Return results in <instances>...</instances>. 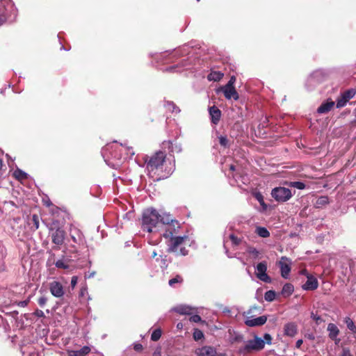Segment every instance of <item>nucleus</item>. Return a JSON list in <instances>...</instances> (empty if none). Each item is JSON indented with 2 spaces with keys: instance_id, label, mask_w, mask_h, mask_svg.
<instances>
[{
  "instance_id": "f257e3e1",
  "label": "nucleus",
  "mask_w": 356,
  "mask_h": 356,
  "mask_svg": "<svg viewBox=\"0 0 356 356\" xmlns=\"http://www.w3.org/2000/svg\"><path fill=\"white\" fill-rule=\"evenodd\" d=\"M166 154L159 150L154 153L151 156H145L144 161L146 163L147 170L149 173L156 174V171L161 170L165 161Z\"/></svg>"
},
{
  "instance_id": "f03ea898",
  "label": "nucleus",
  "mask_w": 356,
  "mask_h": 356,
  "mask_svg": "<svg viewBox=\"0 0 356 356\" xmlns=\"http://www.w3.org/2000/svg\"><path fill=\"white\" fill-rule=\"evenodd\" d=\"M188 241V236L186 235L181 237H176L170 241H166L169 253H174L176 256H186L188 254V250L184 246L185 242Z\"/></svg>"
},
{
  "instance_id": "7ed1b4c3",
  "label": "nucleus",
  "mask_w": 356,
  "mask_h": 356,
  "mask_svg": "<svg viewBox=\"0 0 356 356\" xmlns=\"http://www.w3.org/2000/svg\"><path fill=\"white\" fill-rule=\"evenodd\" d=\"M160 217L161 215L156 209H146L143 214V229L147 232H153V229L159 225Z\"/></svg>"
},
{
  "instance_id": "20e7f679",
  "label": "nucleus",
  "mask_w": 356,
  "mask_h": 356,
  "mask_svg": "<svg viewBox=\"0 0 356 356\" xmlns=\"http://www.w3.org/2000/svg\"><path fill=\"white\" fill-rule=\"evenodd\" d=\"M271 195L277 202H284L292 197V193L290 189L280 186L272 190Z\"/></svg>"
},
{
  "instance_id": "39448f33",
  "label": "nucleus",
  "mask_w": 356,
  "mask_h": 356,
  "mask_svg": "<svg viewBox=\"0 0 356 356\" xmlns=\"http://www.w3.org/2000/svg\"><path fill=\"white\" fill-rule=\"evenodd\" d=\"M265 346L264 340L257 336L254 337V339L249 340L245 346L243 347L241 352L245 353H250L252 351H259L262 350Z\"/></svg>"
},
{
  "instance_id": "423d86ee",
  "label": "nucleus",
  "mask_w": 356,
  "mask_h": 356,
  "mask_svg": "<svg viewBox=\"0 0 356 356\" xmlns=\"http://www.w3.org/2000/svg\"><path fill=\"white\" fill-rule=\"evenodd\" d=\"M180 228L181 225L179 221H174L172 223H170V225L165 226L163 236L166 241H170L176 237H181V236H177L179 233Z\"/></svg>"
},
{
  "instance_id": "0eeeda50",
  "label": "nucleus",
  "mask_w": 356,
  "mask_h": 356,
  "mask_svg": "<svg viewBox=\"0 0 356 356\" xmlns=\"http://www.w3.org/2000/svg\"><path fill=\"white\" fill-rule=\"evenodd\" d=\"M256 275L258 279L266 282H271V278L267 275V262L264 261L259 263L256 266Z\"/></svg>"
},
{
  "instance_id": "6e6552de",
  "label": "nucleus",
  "mask_w": 356,
  "mask_h": 356,
  "mask_svg": "<svg viewBox=\"0 0 356 356\" xmlns=\"http://www.w3.org/2000/svg\"><path fill=\"white\" fill-rule=\"evenodd\" d=\"M278 265L280 268L282 277L284 279H287L291 270V260L286 257H282Z\"/></svg>"
},
{
  "instance_id": "1a4fd4ad",
  "label": "nucleus",
  "mask_w": 356,
  "mask_h": 356,
  "mask_svg": "<svg viewBox=\"0 0 356 356\" xmlns=\"http://www.w3.org/2000/svg\"><path fill=\"white\" fill-rule=\"evenodd\" d=\"M195 354L197 356H225L224 354L218 353L216 349L210 346H205L197 348L195 350Z\"/></svg>"
},
{
  "instance_id": "9d476101",
  "label": "nucleus",
  "mask_w": 356,
  "mask_h": 356,
  "mask_svg": "<svg viewBox=\"0 0 356 356\" xmlns=\"http://www.w3.org/2000/svg\"><path fill=\"white\" fill-rule=\"evenodd\" d=\"M66 233L61 228L56 229L51 234L52 243L57 245H61L65 241Z\"/></svg>"
},
{
  "instance_id": "9b49d317",
  "label": "nucleus",
  "mask_w": 356,
  "mask_h": 356,
  "mask_svg": "<svg viewBox=\"0 0 356 356\" xmlns=\"http://www.w3.org/2000/svg\"><path fill=\"white\" fill-rule=\"evenodd\" d=\"M49 290L52 296L56 298H61L64 295V289L61 283L54 281L50 283Z\"/></svg>"
},
{
  "instance_id": "f8f14e48",
  "label": "nucleus",
  "mask_w": 356,
  "mask_h": 356,
  "mask_svg": "<svg viewBox=\"0 0 356 356\" xmlns=\"http://www.w3.org/2000/svg\"><path fill=\"white\" fill-rule=\"evenodd\" d=\"M266 321V316H261L254 318H252V317H248L245 321V324L249 327H256L264 325Z\"/></svg>"
},
{
  "instance_id": "ddd939ff",
  "label": "nucleus",
  "mask_w": 356,
  "mask_h": 356,
  "mask_svg": "<svg viewBox=\"0 0 356 356\" xmlns=\"http://www.w3.org/2000/svg\"><path fill=\"white\" fill-rule=\"evenodd\" d=\"M222 91L225 97L227 99L233 98L234 100H237L239 98L238 94L236 92L234 86H225L222 88Z\"/></svg>"
},
{
  "instance_id": "4468645a",
  "label": "nucleus",
  "mask_w": 356,
  "mask_h": 356,
  "mask_svg": "<svg viewBox=\"0 0 356 356\" xmlns=\"http://www.w3.org/2000/svg\"><path fill=\"white\" fill-rule=\"evenodd\" d=\"M318 286L317 279L312 275H307V282L302 285V289L307 291H314Z\"/></svg>"
},
{
  "instance_id": "2eb2a0df",
  "label": "nucleus",
  "mask_w": 356,
  "mask_h": 356,
  "mask_svg": "<svg viewBox=\"0 0 356 356\" xmlns=\"http://www.w3.org/2000/svg\"><path fill=\"white\" fill-rule=\"evenodd\" d=\"M209 111L211 122L218 124L221 118V111L216 106H213L209 108Z\"/></svg>"
},
{
  "instance_id": "dca6fc26",
  "label": "nucleus",
  "mask_w": 356,
  "mask_h": 356,
  "mask_svg": "<svg viewBox=\"0 0 356 356\" xmlns=\"http://www.w3.org/2000/svg\"><path fill=\"white\" fill-rule=\"evenodd\" d=\"M298 333V325L296 323L291 322L284 325V334L286 336L293 337Z\"/></svg>"
},
{
  "instance_id": "f3484780",
  "label": "nucleus",
  "mask_w": 356,
  "mask_h": 356,
  "mask_svg": "<svg viewBox=\"0 0 356 356\" xmlns=\"http://www.w3.org/2000/svg\"><path fill=\"white\" fill-rule=\"evenodd\" d=\"M327 331L329 332V337L335 341V343H337L340 339H337V336L339 334V330L337 326L334 323H329L327 325Z\"/></svg>"
},
{
  "instance_id": "a211bd4d",
  "label": "nucleus",
  "mask_w": 356,
  "mask_h": 356,
  "mask_svg": "<svg viewBox=\"0 0 356 356\" xmlns=\"http://www.w3.org/2000/svg\"><path fill=\"white\" fill-rule=\"evenodd\" d=\"M91 349L89 346H85L78 350H69L67 354L68 356H86L88 355Z\"/></svg>"
},
{
  "instance_id": "6ab92c4d",
  "label": "nucleus",
  "mask_w": 356,
  "mask_h": 356,
  "mask_svg": "<svg viewBox=\"0 0 356 356\" xmlns=\"http://www.w3.org/2000/svg\"><path fill=\"white\" fill-rule=\"evenodd\" d=\"M334 106V102L332 100L327 101L323 103L317 109L318 113H328Z\"/></svg>"
},
{
  "instance_id": "aec40b11",
  "label": "nucleus",
  "mask_w": 356,
  "mask_h": 356,
  "mask_svg": "<svg viewBox=\"0 0 356 356\" xmlns=\"http://www.w3.org/2000/svg\"><path fill=\"white\" fill-rule=\"evenodd\" d=\"M174 311L181 315H191L193 314V309L191 307L184 305L176 307Z\"/></svg>"
},
{
  "instance_id": "412c9836",
  "label": "nucleus",
  "mask_w": 356,
  "mask_h": 356,
  "mask_svg": "<svg viewBox=\"0 0 356 356\" xmlns=\"http://www.w3.org/2000/svg\"><path fill=\"white\" fill-rule=\"evenodd\" d=\"M224 74L219 71H211L207 76L209 81H219L222 79Z\"/></svg>"
},
{
  "instance_id": "4be33fe9",
  "label": "nucleus",
  "mask_w": 356,
  "mask_h": 356,
  "mask_svg": "<svg viewBox=\"0 0 356 356\" xmlns=\"http://www.w3.org/2000/svg\"><path fill=\"white\" fill-rule=\"evenodd\" d=\"M177 220L173 219L172 216L170 214H163V216H161L160 220H159V224L165 225V226L170 225V223H172L174 221H176Z\"/></svg>"
},
{
  "instance_id": "5701e85b",
  "label": "nucleus",
  "mask_w": 356,
  "mask_h": 356,
  "mask_svg": "<svg viewBox=\"0 0 356 356\" xmlns=\"http://www.w3.org/2000/svg\"><path fill=\"white\" fill-rule=\"evenodd\" d=\"M293 291H294L293 286L290 283H287L284 285L282 290V294L284 297H288L293 293Z\"/></svg>"
},
{
  "instance_id": "b1692460",
  "label": "nucleus",
  "mask_w": 356,
  "mask_h": 356,
  "mask_svg": "<svg viewBox=\"0 0 356 356\" xmlns=\"http://www.w3.org/2000/svg\"><path fill=\"white\" fill-rule=\"evenodd\" d=\"M255 233L262 238H267L270 236L269 231L264 227H257L256 228Z\"/></svg>"
},
{
  "instance_id": "393cba45",
  "label": "nucleus",
  "mask_w": 356,
  "mask_h": 356,
  "mask_svg": "<svg viewBox=\"0 0 356 356\" xmlns=\"http://www.w3.org/2000/svg\"><path fill=\"white\" fill-rule=\"evenodd\" d=\"M184 282V278L181 275H177L174 278H172L169 280L168 282V284L171 286V287H175V284H182Z\"/></svg>"
},
{
  "instance_id": "a878e982",
  "label": "nucleus",
  "mask_w": 356,
  "mask_h": 356,
  "mask_svg": "<svg viewBox=\"0 0 356 356\" xmlns=\"http://www.w3.org/2000/svg\"><path fill=\"white\" fill-rule=\"evenodd\" d=\"M246 251L254 259H258L260 257L259 256L261 253L259 251H258L255 248L252 246H248Z\"/></svg>"
},
{
  "instance_id": "bb28decb",
  "label": "nucleus",
  "mask_w": 356,
  "mask_h": 356,
  "mask_svg": "<svg viewBox=\"0 0 356 356\" xmlns=\"http://www.w3.org/2000/svg\"><path fill=\"white\" fill-rule=\"evenodd\" d=\"M193 337L195 341H199L204 339V335L202 330L198 328H194L193 332Z\"/></svg>"
},
{
  "instance_id": "cd10ccee",
  "label": "nucleus",
  "mask_w": 356,
  "mask_h": 356,
  "mask_svg": "<svg viewBox=\"0 0 356 356\" xmlns=\"http://www.w3.org/2000/svg\"><path fill=\"white\" fill-rule=\"evenodd\" d=\"M276 293L274 291L270 290L265 293L264 298L268 302H272L275 299Z\"/></svg>"
},
{
  "instance_id": "c85d7f7f",
  "label": "nucleus",
  "mask_w": 356,
  "mask_h": 356,
  "mask_svg": "<svg viewBox=\"0 0 356 356\" xmlns=\"http://www.w3.org/2000/svg\"><path fill=\"white\" fill-rule=\"evenodd\" d=\"M355 90H353V89H350V90H348L346 91H345L343 94H342V96L344 97L345 99H346V101H349L350 99H352L355 95Z\"/></svg>"
},
{
  "instance_id": "c756f323",
  "label": "nucleus",
  "mask_w": 356,
  "mask_h": 356,
  "mask_svg": "<svg viewBox=\"0 0 356 356\" xmlns=\"http://www.w3.org/2000/svg\"><path fill=\"white\" fill-rule=\"evenodd\" d=\"M14 175L19 180L25 179L27 178V174L19 169H17L14 172Z\"/></svg>"
},
{
  "instance_id": "7c9ffc66",
  "label": "nucleus",
  "mask_w": 356,
  "mask_h": 356,
  "mask_svg": "<svg viewBox=\"0 0 356 356\" xmlns=\"http://www.w3.org/2000/svg\"><path fill=\"white\" fill-rule=\"evenodd\" d=\"M329 203L328 197L327 196H321L316 200L317 207H320L323 205H326Z\"/></svg>"
},
{
  "instance_id": "2f4dec72",
  "label": "nucleus",
  "mask_w": 356,
  "mask_h": 356,
  "mask_svg": "<svg viewBox=\"0 0 356 356\" xmlns=\"http://www.w3.org/2000/svg\"><path fill=\"white\" fill-rule=\"evenodd\" d=\"M161 329H156L153 331L151 335V339L154 341H158L161 337Z\"/></svg>"
},
{
  "instance_id": "473e14b6",
  "label": "nucleus",
  "mask_w": 356,
  "mask_h": 356,
  "mask_svg": "<svg viewBox=\"0 0 356 356\" xmlns=\"http://www.w3.org/2000/svg\"><path fill=\"white\" fill-rule=\"evenodd\" d=\"M55 266L56 268L61 269H67L69 268V265L67 264V263L63 259H59L56 261L55 263Z\"/></svg>"
},
{
  "instance_id": "72a5a7b5",
  "label": "nucleus",
  "mask_w": 356,
  "mask_h": 356,
  "mask_svg": "<svg viewBox=\"0 0 356 356\" xmlns=\"http://www.w3.org/2000/svg\"><path fill=\"white\" fill-rule=\"evenodd\" d=\"M289 186L300 190H302L305 188V184L301 181H291L289 183Z\"/></svg>"
},
{
  "instance_id": "f704fd0d",
  "label": "nucleus",
  "mask_w": 356,
  "mask_h": 356,
  "mask_svg": "<svg viewBox=\"0 0 356 356\" xmlns=\"http://www.w3.org/2000/svg\"><path fill=\"white\" fill-rule=\"evenodd\" d=\"M32 222H33V227L34 230H36L39 228L40 225V218L37 214H33L32 216Z\"/></svg>"
},
{
  "instance_id": "c9c22d12",
  "label": "nucleus",
  "mask_w": 356,
  "mask_h": 356,
  "mask_svg": "<svg viewBox=\"0 0 356 356\" xmlns=\"http://www.w3.org/2000/svg\"><path fill=\"white\" fill-rule=\"evenodd\" d=\"M189 320H190V321L193 322V323H206L204 321L202 320L201 316L198 314L192 315L190 317Z\"/></svg>"
},
{
  "instance_id": "e433bc0d",
  "label": "nucleus",
  "mask_w": 356,
  "mask_h": 356,
  "mask_svg": "<svg viewBox=\"0 0 356 356\" xmlns=\"http://www.w3.org/2000/svg\"><path fill=\"white\" fill-rule=\"evenodd\" d=\"M254 197L257 199V200L260 203V204L264 207V208H266V204L264 202V197L260 193H257L254 195Z\"/></svg>"
},
{
  "instance_id": "4c0bfd02",
  "label": "nucleus",
  "mask_w": 356,
  "mask_h": 356,
  "mask_svg": "<svg viewBox=\"0 0 356 356\" xmlns=\"http://www.w3.org/2000/svg\"><path fill=\"white\" fill-rule=\"evenodd\" d=\"M346 325H347V327L350 330L353 331V332L356 330V327L355 325V323H354V322L350 318H346Z\"/></svg>"
},
{
  "instance_id": "58836bf2",
  "label": "nucleus",
  "mask_w": 356,
  "mask_h": 356,
  "mask_svg": "<svg viewBox=\"0 0 356 356\" xmlns=\"http://www.w3.org/2000/svg\"><path fill=\"white\" fill-rule=\"evenodd\" d=\"M229 239L234 245H238L241 242V239L235 236L234 234H230Z\"/></svg>"
},
{
  "instance_id": "ea45409f",
  "label": "nucleus",
  "mask_w": 356,
  "mask_h": 356,
  "mask_svg": "<svg viewBox=\"0 0 356 356\" xmlns=\"http://www.w3.org/2000/svg\"><path fill=\"white\" fill-rule=\"evenodd\" d=\"M219 143L224 147H228V139L227 136H220L219 138Z\"/></svg>"
},
{
  "instance_id": "a19ab883",
  "label": "nucleus",
  "mask_w": 356,
  "mask_h": 356,
  "mask_svg": "<svg viewBox=\"0 0 356 356\" xmlns=\"http://www.w3.org/2000/svg\"><path fill=\"white\" fill-rule=\"evenodd\" d=\"M347 102H348V101H346V99H345L344 97L341 95V97L340 99H339L337 102V108L343 107L346 104Z\"/></svg>"
},
{
  "instance_id": "79ce46f5",
  "label": "nucleus",
  "mask_w": 356,
  "mask_h": 356,
  "mask_svg": "<svg viewBox=\"0 0 356 356\" xmlns=\"http://www.w3.org/2000/svg\"><path fill=\"white\" fill-rule=\"evenodd\" d=\"M121 145L125 148L127 154H129L130 156H133L135 154V152L133 150L132 147L127 146L126 144H121Z\"/></svg>"
},
{
  "instance_id": "37998d69",
  "label": "nucleus",
  "mask_w": 356,
  "mask_h": 356,
  "mask_svg": "<svg viewBox=\"0 0 356 356\" xmlns=\"http://www.w3.org/2000/svg\"><path fill=\"white\" fill-rule=\"evenodd\" d=\"M47 302V298L44 296H42L40 297L38 300V303L39 304V305L40 307H43Z\"/></svg>"
},
{
  "instance_id": "c03bdc74",
  "label": "nucleus",
  "mask_w": 356,
  "mask_h": 356,
  "mask_svg": "<svg viewBox=\"0 0 356 356\" xmlns=\"http://www.w3.org/2000/svg\"><path fill=\"white\" fill-rule=\"evenodd\" d=\"M161 266L162 268H166L167 266H168L167 256H164V257H162V256H161Z\"/></svg>"
},
{
  "instance_id": "a18cd8bd",
  "label": "nucleus",
  "mask_w": 356,
  "mask_h": 356,
  "mask_svg": "<svg viewBox=\"0 0 356 356\" xmlns=\"http://www.w3.org/2000/svg\"><path fill=\"white\" fill-rule=\"evenodd\" d=\"M264 342L266 341L268 344H271L272 337L270 334L266 333L264 335Z\"/></svg>"
},
{
  "instance_id": "49530a36",
  "label": "nucleus",
  "mask_w": 356,
  "mask_h": 356,
  "mask_svg": "<svg viewBox=\"0 0 356 356\" xmlns=\"http://www.w3.org/2000/svg\"><path fill=\"white\" fill-rule=\"evenodd\" d=\"M33 314H34L35 316H36L37 317H39V318L44 317V312H43L42 310L38 309H36V310L34 312Z\"/></svg>"
},
{
  "instance_id": "de8ad7c7",
  "label": "nucleus",
  "mask_w": 356,
  "mask_h": 356,
  "mask_svg": "<svg viewBox=\"0 0 356 356\" xmlns=\"http://www.w3.org/2000/svg\"><path fill=\"white\" fill-rule=\"evenodd\" d=\"M29 302V300L28 299V300H26L17 302V305L19 307H26L28 305Z\"/></svg>"
},
{
  "instance_id": "09e8293b",
  "label": "nucleus",
  "mask_w": 356,
  "mask_h": 356,
  "mask_svg": "<svg viewBox=\"0 0 356 356\" xmlns=\"http://www.w3.org/2000/svg\"><path fill=\"white\" fill-rule=\"evenodd\" d=\"M77 281H78V277L77 276H73L72 277V280H71V286L72 289H74L76 284H77Z\"/></svg>"
},
{
  "instance_id": "8fccbe9b",
  "label": "nucleus",
  "mask_w": 356,
  "mask_h": 356,
  "mask_svg": "<svg viewBox=\"0 0 356 356\" xmlns=\"http://www.w3.org/2000/svg\"><path fill=\"white\" fill-rule=\"evenodd\" d=\"M134 349L136 351V352H140L142 351V350L143 349V345L140 344V343H135L134 345Z\"/></svg>"
},
{
  "instance_id": "3c124183",
  "label": "nucleus",
  "mask_w": 356,
  "mask_h": 356,
  "mask_svg": "<svg viewBox=\"0 0 356 356\" xmlns=\"http://www.w3.org/2000/svg\"><path fill=\"white\" fill-rule=\"evenodd\" d=\"M235 81H236V77L234 76H231L229 81L225 86H234V85Z\"/></svg>"
},
{
  "instance_id": "603ef678",
  "label": "nucleus",
  "mask_w": 356,
  "mask_h": 356,
  "mask_svg": "<svg viewBox=\"0 0 356 356\" xmlns=\"http://www.w3.org/2000/svg\"><path fill=\"white\" fill-rule=\"evenodd\" d=\"M153 356H161V348L160 347L156 348L153 353Z\"/></svg>"
},
{
  "instance_id": "864d4df0",
  "label": "nucleus",
  "mask_w": 356,
  "mask_h": 356,
  "mask_svg": "<svg viewBox=\"0 0 356 356\" xmlns=\"http://www.w3.org/2000/svg\"><path fill=\"white\" fill-rule=\"evenodd\" d=\"M341 356H353L350 350L348 349H343Z\"/></svg>"
},
{
  "instance_id": "5fc2aeb1",
  "label": "nucleus",
  "mask_w": 356,
  "mask_h": 356,
  "mask_svg": "<svg viewBox=\"0 0 356 356\" xmlns=\"http://www.w3.org/2000/svg\"><path fill=\"white\" fill-rule=\"evenodd\" d=\"M6 314L11 316L13 318H17V316L18 315V312L17 311H13V312H7Z\"/></svg>"
},
{
  "instance_id": "6e6d98bb",
  "label": "nucleus",
  "mask_w": 356,
  "mask_h": 356,
  "mask_svg": "<svg viewBox=\"0 0 356 356\" xmlns=\"http://www.w3.org/2000/svg\"><path fill=\"white\" fill-rule=\"evenodd\" d=\"M71 238H72V239L73 242H74V243H80V241H81V237H79V238H76L74 236H73V235H72V236H71Z\"/></svg>"
},
{
  "instance_id": "4d7b16f0",
  "label": "nucleus",
  "mask_w": 356,
  "mask_h": 356,
  "mask_svg": "<svg viewBox=\"0 0 356 356\" xmlns=\"http://www.w3.org/2000/svg\"><path fill=\"white\" fill-rule=\"evenodd\" d=\"M303 343V341L302 339H298L296 343V347L297 348H300L302 344Z\"/></svg>"
},
{
  "instance_id": "13d9d810",
  "label": "nucleus",
  "mask_w": 356,
  "mask_h": 356,
  "mask_svg": "<svg viewBox=\"0 0 356 356\" xmlns=\"http://www.w3.org/2000/svg\"><path fill=\"white\" fill-rule=\"evenodd\" d=\"M312 317L314 320H315L316 322H318L319 320H321L320 316H316L314 314V313H312Z\"/></svg>"
},
{
  "instance_id": "bf43d9fd",
  "label": "nucleus",
  "mask_w": 356,
  "mask_h": 356,
  "mask_svg": "<svg viewBox=\"0 0 356 356\" xmlns=\"http://www.w3.org/2000/svg\"><path fill=\"white\" fill-rule=\"evenodd\" d=\"M229 170H230L231 171H234V170H236V167H235V165H232H232H229Z\"/></svg>"
},
{
  "instance_id": "052dcab7",
  "label": "nucleus",
  "mask_w": 356,
  "mask_h": 356,
  "mask_svg": "<svg viewBox=\"0 0 356 356\" xmlns=\"http://www.w3.org/2000/svg\"><path fill=\"white\" fill-rule=\"evenodd\" d=\"M156 255H157L156 252V251H154V252H152V258H155V257H156Z\"/></svg>"
},
{
  "instance_id": "680f3d73",
  "label": "nucleus",
  "mask_w": 356,
  "mask_h": 356,
  "mask_svg": "<svg viewBox=\"0 0 356 356\" xmlns=\"http://www.w3.org/2000/svg\"><path fill=\"white\" fill-rule=\"evenodd\" d=\"M177 328H181V327H182V323H179L177 324Z\"/></svg>"
},
{
  "instance_id": "e2e57ef3",
  "label": "nucleus",
  "mask_w": 356,
  "mask_h": 356,
  "mask_svg": "<svg viewBox=\"0 0 356 356\" xmlns=\"http://www.w3.org/2000/svg\"><path fill=\"white\" fill-rule=\"evenodd\" d=\"M308 338L310 339H314V337L312 334H309Z\"/></svg>"
},
{
  "instance_id": "0e129e2a",
  "label": "nucleus",
  "mask_w": 356,
  "mask_h": 356,
  "mask_svg": "<svg viewBox=\"0 0 356 356\" xmlns=\"http://www.w3.org/2000/svg\"><path fill=\"white\" fill-rule=\"evenodd\" d=\"M1 167H2V161H1V159H0V170L1 169Z\"/></svg>"
},
{
  "instance_id": "69168bd1",
  "label": "nucleus",
  "mask_w": 356,
  "mask_h": 356,
  "mask_svg": "<svg viewBox=\"0 0 356 356\" xmlns=\"http://www.w3.org/2000/svg\"><path fill=\"white\" fill-rule=\"evenodd\" d=\"M176 109H177V112H179V108H177H177H176Z\"/></svg>"
},
{
  "instance_id": "338daca9",
  "label": "nucleus",
  "mask_w": 356,
  "mask_h": 356,
  "mask_svg": "<svg viewBox=\"0 0 356 356\" xmlns=\"http://www.w3.org/2000/svg\"><path fill=\"white\" fill-rule=\"evenodd\" d=\"M197 1H200V0H196Z\"/></svg>"
}]
</instances>
